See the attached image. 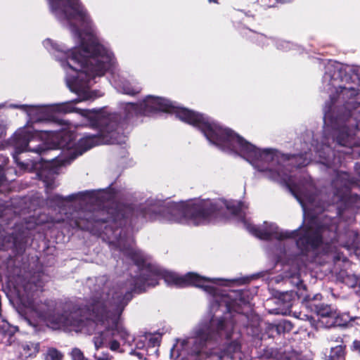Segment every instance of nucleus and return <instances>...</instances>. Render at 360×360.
I'll return each mask as SVG.
<instances>
[{"mask_svg": "<svg viewBox=\"0 0 360 360\" xmlns=\"http://www.w3.org/2000/svg\"><path fill=\"white\" fill-rule=\"evenodd\" d=\"M307 136H308V138H310V136H311L310 133H308Z\"/></svg>", "mask_w": 360, "mask_h": 360, "instance_id": "nucleus-28", "label": "nucleus"}, {"mask_svg": "<svg viewBox=\"0 0 360 360\" xmlns=\"http://www.w3.org/2000/svg\"><path fill=\"white\" fill-rule=\"evenodd\" d=\"M63 354L57 349L49 348L44 354V360H63Z\"/></svg>", "mask_w": 360, "mask_h": 360, "instance_id": "nucleus-15", "label": "nucleus"}, {"mask_svg": "<svg viewBox=\"0 0 360 360\" xmlns=\"http://www.w3.org/2000/svg\"><path fill=\"white\" fill-rule=\"evenodd\" d=\"M6 107L5 103L0 104V109ZM5 133V127L3 124H0V138ZM8 158L4 156L3 155H0V186L4 184L6 181V176L4 173V167L6 165L8 162Z\"/></svg>", "mask_w": 360, "mask_h": 360, "instance_id": "nucleus-11", "label": "nucleus"}, {"mask_svg": "<svg viewBox=\"0 0 360 360\" xmlns=\"http://www.w3.org/2000/svg\"><path fill=\"white\" fill-rule=\"evenodd\" d=\"M17 352L22 359L34 358L39 352V343L25 341L18 344Z\"/></svg>", "mask_w": 360, "mask_h": 360, "instance_id": "nucleus-9", "label": "nucleus"}, {"mask_svg": "<svg viewBox=\"0 0 360 360\" xmlns=\"http://www.w3.org/2000/svg\"><path fill=\"white\" fill-rule=\"evenodd\" d=\"M158 111L175 114L180 120L199 129L210 143L222 151L242 157L262 176L285 185L293 195V155L283 154L274 148H257L213 119L179 107L176 103L162 97L148 95L139 103H122L119 115L105 108L95 110V113L104 114L106 117V123L96 119L100 144L122 143L124 137L120 131L125 122L138 115H150Z\"/></svg>", "mask_w": 360, "mask_h": 360, "instance_id": "nucleus-3", "label": "nucleus"}, {"mask_svg": "<svg viewBox=\"0 0 360 360\" xmlns=\"http://www.w3.org/2000/svg\"><path fill=\"white\" fill-rule=\"evenodd\" d=\"M113 198L112 193L107 190L86 191L74 193L63 198L58 194H53L48 196L46 204L55 210L58 208L59 212L65 211L66 204L74 200H79L80 204H96L101 205L105 201L110 200Z\"/></svg>", "mask_w": 360, "mask_h": 360, "instance_id": "nucleus-5", "label": "nucleus"}, {"mask_svg": "<svg viewBox=\"0 0 360 360\" xmlns=\"http://www.w3.org/2000/svg\"><path fill=\"white\" fill-rule=\"evenodd\" d=\"M292 323L288 320H281L277 323H269L266 327V330L269 337L274 338L276 335H280L291 331L292 330Z\"/></svg>", "mask_w": 360, "mask_h": 360, "instance_id": "nucleus-10", "label": "nucleus"}, {"mask_svg": "<svg viewBox=\"0 0 360 360\" xmlns=\"http://www.w3.org/2000/svg\"><path fill=\"white\" fill-rule=\"evenodd\" d=\"M52 14L71 32L77 46L71 49L51 39L43 41L45 49L60 62L65 72L67 86L77 98L49 105L11 104L27 115L29 122H54L63 126L60 131H37L29 125L18 129L12 137L13 158L21 169L34 170L46 188L56 187L58 167L70 164L79 155L100 144L96 134L85 135L78 141L70 130L71 123L57 118L56 112H75L86 117L96 129V119L106 123L104 114L95 110H84L75 104L100 97L98 91H90L97 77L115 67L116 60L108 43L96 35V27L80 0H48Z\"/></svg>", "mask_w": 360, "mask_h": 360, "instance_id": "nucleus-2", "label": "nucleus"}, {"mask_svg": "<svg viewBox=\"0 0 360 360\" xmlns=\"http://www.w3.org/2000/svg\"><path fill=\"white\" fill-rule=\"evenodd\" d=\"M335 341L338 343L342 342V338L340 337L337 338Z\"/></svg>", "mask_w": 360, "mask_h": 360, "instance_id": "nucleus-26", "label": "nucleus"}, {"mask_svg": "<svg viewBox=\"0 0 360 360\" xmlns=\"http://www.w3.org/2000/svg\"><path fill=\"white\" fill-rule=\"evenodd\" d=\"M359 112H360V111H359Z\"/></svg>", "mask_w": 360, "mask_h": 360, "instance_id": "nucleus-29", "label": "nucleus"}, {"mask_svg": "<svg viewBox=\"0 0 360 360\" xmlns=\"http://www.w3.org/2000/svg\"><path fill=\"white\" fill-rule=\"evenodd\" d=\"M292 296V291L283 292L276 301V304L279 307L272 309L271 313L281 315L288 314L293 304Z\"/></svg>", "mask_w": 360, "mask_h": 360, "instance_id": "nucleus-8", "label": "nucleus"}, {"mask_svg": "<svg viewBox=\"0 0 360 360\" xmlns=\"http://www.w3.org/2000/svg\"><path fill=\"white\" fill-rule=\"evenodd\" d=\"M208 1H209V2H210V3H212V2H213V3H216V4H217V3H218L217 0H208Z\"/></svg>", "mask_w": 360, "mask_h": 360, "instance_id": "nucleus-27", "label": "nucleus"}, {"mask_svg": "<svg viewBox=\"0 0 360 360\" xmlns=\"http://www.w3.org/2000/svg\"><path fill=\"white\" fill-rule=\"evenodd\" d=\"M252 34L253 37H252V39L257 43L259 46H269V45L273 44L274 42V38H269L260 33L253 32Z\"/></svg>", "mask_w": 360, "mask_h": 360, "instance_id": "nucleus-14", "label": "nucleus"}, {"mask_svg": "<svg viewBox=\"0 0 360 360\" xmlns=\"http://www.w3.org/2000/svg\"><path fill=\"white\" fill-rule=\"evenodd\" d=\"M345 346L338 345L330 348L328 360H345Z\"/></svg>", "mask_w": 360, "mask_h": 360, "instance_id": "nucleus-12", "label": "nucleus"}, {"mask_svg": "<svg viewBox=\"0 0 360 360\" xmlns=\"http://www.w3.org/2000/svg\"><path fill=\"white\" fill-rule=\"evenodd\" d=\"M360 106V67L330 60V169L333 172L330 207L337 215L349 206L354 179L338 170L344 158L360 157V120L354 110Z\"/></svg>", "mask_w": 360, "mask_h": 360, "instance_id": "nucleus-4", "label": "nucleus"}, {"mask_svg": "<svg viewBox=\"0 0 360 360\" xmlns=\"http://www.w3.org/2000/svg\"><path fill=\"white\" fill-rule=\"evenodd\" d=\"M315 310L319 317V321L328 328L343 325L355 319L360 321V317L350 316L348 313L340 315L335 309L328 304L315 305Z\"/></svg>", "mask_w": 360, "mask_h": 360, "instance_id": "nucleus-6", "label": "nucleus"}, {"mask_svg": "<svg viewBox=\"0 0 360 360\" xmlns=\"http://www.w3.org/2000/svg\"><path fill=\"white\" fill-rule=\"evenodd\" d=\"M110 82L115 89L122 94L134 96L141 92V84L134 78H126L122 72H112Z\"/></svg>", "mask_w": 360, "mask_h": 360, "instance_id": "nucleus-7", "label": "nucleus"}, {"mask_svg": "<svg viewBox=\"0 0 360 360\" xmlns=\"http://www.w3.org/2000/svg\"><path fill=\"white\" fill-rule=\"evenodd\" d=\"M290 0H259L263 7L271 8L276 6L278 4H285Z\"/></svg>", "mask_w": 360, "mask_h": 360, "instance_id": "nucleus-19", "label": "nucleus"}, {"mask_svg": "<svg viewBox=\"0 0 360 360\" xmlns=\"http://www.w3.org/2000/svg\"><path fill=\"white\" fill-rule=\"evenodd\" d=\"M25 321L29 324V325H32V323H31V321L27 318V317H25Z\"/></svg>", "mask_w": 360, "mask_h": 360, "instance_id": "nucleus-25", "label": "nucleus"}, {"mask_svg": "<svg viewBox=\"0 0 360 360\" xmlns=\"http://www.w3.org/2000/svg\"><path fill=\"white\" fill-rule=\"evenodd\" d=\"M354 283L352 284V286H355V285H357L360 284L359 283V279L357 278L354 276Z\"/></svg>", "mask_w": 360, "mask_h": 360, "instance_id": "nucleus-23", "label": "nucleus"}, {"mask_svg": "<svg viewBox=\"0 0 360 360\" xmlns=\"http://www.w3.org/2000/svg\"><path fill=\"white\" fill-rule=\"evenodd\" d=\"M355 169L359 174V176H360V163H356V164Z\"/></svg>", "mask_w": 360, "mask_h": 360, "instance_id": "nucleus-24", "label": "nucleus"}, {"mask_svg": "<svg viewBox=\"0 0 360 360\" xmlns=\"http://www.w3.org/2000/svg\"><path fill=\"white\" fill-rule=\"evenodd\" d=\"M94 358L95 360H112V356L108 352H102L100 354H94Z\"/></svg>", "mask_w": 360, "mask_h": 360, "instance_id": "nucleus-21", "label": "nucleus"}, {"mask_svg": "<svg viewBox=\"0 0 360 360\" xmlns=\"http://www.w3.org/2000/svg\"><path fill=\"white\" fill-rule=\"evenodd\" d=\"M17 330L15 326L10 325L6 321L0 322V333L4 335H12Z\"/></svg>", "mask_w": 360, "mask_h": 360, "instance_id": "nucleus-16", "label": "nucleus"}, {"mask_svg": "<svg viewBox=\"0 0 360 360\" xmlns=\"http://www.w3.org/2000/svg\"><path fill=\"white\" fill-rule=\"evenodd\" d=\"M297 296L298 297H304V300L306 301V302H311V301H313V300H320L321 299V294H316L314 295H313V297H311V295H303L302 292H297Z\"/></svg>", "mask_w": 360, "mask_h": 360, "instance_id": "nucleus-20", "label": "nucleus"}, {"mask_svg": "<svg viewBox=\"0 0 360 360\" xmlns=\"http://www.w3.org/2000/svg\"><path fill=\"white\" fill-rule=\"evenodd\" d=\"M70 356L71 360H89L84 356L83 352L77 347L72 349L70 352Z\"/></svg>", "mask_w": 360, "mask_h": 360, "instance_id": "nucleus-18", "label": "nucleus"}, {"mask_svg": "<svg viewBox=\"0 0 360 360\" xmlns=\"http://www.w3.org/2000/svg\"><path fill=\"white\" fill-rule=\"evenodd\" d=\"M302 190L312 198L310 191L300 176L294 178ZM306 205L303 212L304 224L293 231L280 229L274 223L264 222L255 226L246 218L248 206L243 202L223 199H194L185 202H164L148 199L138 207L121 206L108 210V217L100 215L104 210L92 212L84 210L74 211L66 219H53L54 223L61 221L68 229H79L93 231L94 228L103 229V233L109 241L112 250H118L123 259L132 262L130 280L124 283L122 279L110 281L107 276L94 280L89 279L87 285L92 295L85 304L79 307L65 303L61 312L54 313L56 302H41L30 289V315L46 321L53 329L75 331L84 334L95 333L93 341L96 349L105 344L112 351H118L119 337L123 344L134 342L130 354L140 360H153L159 352L160 337L146 333L133 338L121 323V315L132 298V292H141L147 288L154 287L162 278L167 285L186 287L193 285L202 289L209 295L210 314L205 316L191 330V335L177 339L170 351L172 360H251L249 354L241 349L240 326L247 317L236 313V306L249 302L247 290H231L226 292L217 285H227L231 281L209 278L189 272L184 276L161 269L152 263L150 257L137 248L129 229L139 221L159 220L163 222L189 225H202L217 216L231 214L238 217L243 227L252 235L262 240L276 239L285 245L286 240H296L299 253L291 255L285 247L281 255L290 257L292 265L301 270L312 259V199L302 196ZM300 204H301L300 202ZM302 206V205H300ZM302 210L304 211L303 207ZM233 282L238 281L233 280Z\"/></svg>", "mask_w": 360, "mask_h": 360, "instance_id": "nucleus-1", "label": "nucleus"}, {"mask_svg": "<svg viewBox=\"0 0 360 360\" xmlns=\"http://www.w3.org/2000/svg\"><path fill=\"white\" fill-rule=\"evenodd\" d=\"M273 44H275L276 48L281 51H288L292 49L294 46H296L290 41L276 39H274V42Z\"/></svg>", "mask_w": 360, "mask_h": 360, "instance_id": "nucleus-17", "label": "nucleus"}, {"mask_svg": "<svg viewBox=\"0 0 360 360\" xmlns=\"http://www.w3.org/2000/svg\"><path fill=\"white\" fill-rule=\"evenodd\" d=\"M286 282H288L292 285L296 287L298 291L296 292L300 293L301 290H305L306 286L303 284L302 281L300 278V276L297 273H295L290 275V276L286 280Z\"/></svg>", "mask_w": 360, "mask_h": 360, "instance_id": "nucleus-13", "label": "nucleus"}, {"mask_svg": "<svg viewBox=\"0 0 360 360\" xmlns=\"http://www.w3.org/2000/svg\"><path fill=\"white\" fill-rule=\"evenodd\" d=\"M352 352L360 355V340H354L350 347Z\"/></svg>", "mask_w": 360, "mask_h": 360, "instance_id": "nucleus-22", "label": "nucleus"}]
</instances>
